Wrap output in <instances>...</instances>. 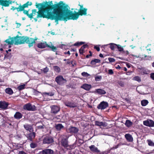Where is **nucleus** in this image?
Returning a JSON list of instances; mask_svg holds the SVG:
<instances>
[{"instance_id": "obj_49", "label": "nucleus", "mask_w": 154, "mask_h": 154, "mask_svg": "<svg viewBox=\"0 0 154 154\" xmlns=\"http://www.w3.org/2000/svg\"><path fill=\"white\" fill-rule=\"evenodd\" d=\"M45 126L43 124H42V125H39L37 126V128L38 129H44V128Z\"/></svg>"}, {"instance_id": "obj_29", "label": "nucleus", "mask_w": 154, "mask_h": 154, "mask_svg": "<svg viewBox=\"0 0 154 154\" xmlns=\"http://www.w3.org/2000/svg\"><path fill=\"white\" fill-rule=\"evenodd\" d=\"M110 45V48L112 50H114L115 48H116L117 45L111 43L109 44ZM109 45H105L104 46H107Z\"/></svg>"}, {"instance_id": "obj_27", "label": "nucleus", "mask_w": 154, "mask_h": 154, "mask_svg": "<svg viewBox=\"0 0 154 154\" xmlns=\"http://www.w3.org/2000/svg\"><path fill=\"white\" fill-rule=\"evenodd\" d=\"M95 92L100 95L104 94L106 93V91L104 90L101 89H96Z\"/></svg>"}, {"instance_id": "obj_2", "label": "nucleus", "mask_w": 154, "mask_h": 154, "mask_svg": "<svg viewBox=\"0 0 154 154\" xmlns=\"http://www.w3.org/2000/svg\"><path fill=\"white\" fill-rule=\"evenodd\" d=\"M37 38L34 39L27 36H19L18 35L15 37H11L5 41L8 45H12L14 43L16 45L23 44L25 43L28 44L29 47L30 48L33 46V44L35 42V40Z\"/></svg>"}, {"instance_id": "obj_48", "label": "nucleus", "mask_w": 154, "mask_h": 154, "mask_svg": "<svg viewBox=\"0 0 154 154\" xmlns=\"http://www.w3.org/2000/svg\"><path fill=\"white\" fill-rule=\"evenodd\" d=\"M34 16V15L33 14V13H32H32L30 14H28V17L30 18V20H31L32 18H33V17Z\"/></svg>"}, {"instance_id": "obj_58", "label": "nucleus", "mask_w": 154, "mask_h": 154, "mask_svg": "<svg viewBox=\"0 0 154 154\" xmlns=\"http://www.w3.org/2000/svg\"><path fill=\"white\" fill-rule=\"evenodd\" d=\"M123 53H124V54H125L126 55H128L129 54V52L128 51H123Z\"/></svg>"}, {"instance_id": "obj_57", "label": "nucleus", "mask_w": 154, "mask_h": 154, "mask_svg": "<svg viewBox=\"0 0 154 154\" xmlns=\"http://www.w3.org/2000/svg\"><path fill=\"white\" fill-rule=\"evenodd\" d=\"M71 64L72 65V66H74V65L73 64V62L72 61L70 62V61H68L67 62V64H69L70 65Z\"/></svg>"}, {"instance_id": "obj_31", "label": "nucleus", "mask_w": 154, "mask_h": 154, "mask_svg": "<svg viewBox=\"0 0 154 154\" xmlns=\"http://www.w3.org/2000/svg\"><path fill=\"white\" fill-rule=\"evenodd\" d=\"M100 60L99 59H95L91 60V63L93 65L95 64L96 63H100Z\"/></svg>"}, {"instance_id": "obj_46", "label": "nucleus", "mask_w": 154, "mask_h": 154, "mask_svg": "<svg viewBox=\"0 0 154 154\" xmlns=\"http://www.w3.org/2000/svg\"><path fill=\"white\" fill-rule=\"evenodd\" d=\"M102 79L101 76H96L95 77V80L96 81H99L101 80Z\"/></svg>"}, {"instance_id": "obj_53", "label": "nucleus", "mask_w": 154, "mask_h": 154, "mask_svg": "<svg viewBox=\"0 0 154 154\" xmlns=\"http://www.w3.org/2000/svg\"><path fill=\"white\" fill-rule=\"evenodd\" d=\"M94 48L96 49L97 51H100V48L99 47L97 46H95L94 47Z\"/></svg>"}, {"instance_id": "obj_23", "label": "nucleus", "mask_w": 154, "mask_h": 154, "mask_svg": "<svg viewBox=\"0 0 154 154\" xmlns=\"http://www.w3.org/2000/svg\"><path fill=\"white\" fill-rule=\"evenodd\" d=\"M81 88L86 90L89 91L91 88V85L85 84L81 86Z\"/></svg>"}, {"instance_id": "obj_3", "label": "nucleus", "mask_w": 154, "mask_h": 154, "mask_svg": "<svg viewBox=\"0 0 154 154\" xmlns=\"http://www.w3.org/2000/svg\"><path fill=\"white\" fill-rule=\"evenodd\" d=\"M67 10L65 12L64 17L63 18V20L65 21L71 20H77L80 15L81 16L86 15L87 14V12L88 9L86 8H84L83 9L79 10L78 12H76L75 11L73 12L70 10V8L67 5Z\"/></svg>"}, {"instance_id": "obj_43", "label": "nucleus", "mask_w": 154, "mask_h": 154, "mask_svg": "<svg viewBox=\"0 0 154 154\" xmlns=\"http://www.w3.org/2000/svg\"><path fill=\"white\" fill-rule=\"evenodd\" d=\"M43 94L44 95H47L50 96H53L54 95V93L52 92H50L49 93L44 92L43 93Z\"/></svg>"}, {"instance_id": "obj_61", "label": "nucleus", "mask_w": 154, "mask_h": 154, "mask_svg": "<svg viewBox=\"0 0 154 154\" xmlns=\"http://www.w3.org/2000/svg\"><path fill=\"white\" fill-rule=\"evenodd\" d=\"M65 54H68L69 55H70V53L69 51H68L67 52H65L64 53Z\"/></svg>"}, {"instance_id": "obj_24", "label": "nucleus", "mask_w": 154, "mask_h": 154, "mask_svg": "<svg viewBox=\"0 0 154 154\" xmlns=\"http://www.w3.org/2000/svg\"><path fill=\"white\" fill-rule=\"evenodd\" d=\"M125 137L127 140L129 142H132L133 141V138L131 135L129 134H125Z\"/></svg>"}, {"instance_id": "obj_32", "label": "nucleus", "mask_w": 154, "mask_h": 154, "mask_svg": "<svg viewBox=\"0 0 154 154\" xmlns=\"http://www.w3.org/2000/svg\"><path fill=\"white\" fill-rule=\"evenodd\" d=\"M85 43V42H76L75 43V44L73 45V46L79 47L83 44H84Z\"/></svg>"}, {"instance_id": "obj_52", "label": "nucleus", "mask_w": 154, "mask_h": 154, "mask_svg": "<svg viewBox=\"0 0 154 154\" xmlns=\"http://www.w3.org/2000/svg\"><path fill=\"white\" fill-rule=\"evenodd\" d=\"M23 11V13L24 14H25L27 16H28V14H29V13H28L29 10L27 11V10H24Z\"/></svg>"}, {"instance_id": "obj_4", "label": "nucleus", "mask_w": 154, "mask_h": 154, "mask_svg": "<svg viewBox=\"0 0 154 154\" xmlns=\"http://www.w3.org/2000/svg\"><path fill=\"white\" fill-rule=\"evenodd\" d=\"M35 6L36 7L38 8V11L37 12L38 14L36 17L34 18V20L35 22H37L38 20L37 19L39 18H46L51 20V18L38 7V5H36L35 4Z\"/></svg>"}, {"instance_id": "obj_38", "label": "nucleus", "mask_w": 154, "mask_h": 154, "mask_svg": "<svg viewBox=\"0 0 154 154\" xmlns=\"http://www.w3.org/2000/svg\"><path fill=\"white\" fill-rule=\"evenodd\" d=\"M25 84L21 85L18 87V89L19 91L22 90L25 88Z\"/></svg>"}, {"instance_id": "obj_1", "label": "nucleus", "mask_w": 154, "mask_h": 154, "mask_svg": "<svg viewBox=\"0 0 154 154\" xmlns=\"http://www.w3.org/2000/svg\"><path fill=\"white\" fill-rule=\"evenodd\" d=\"M35 4L46 14L51 20H54L57 24L59 20H63L65 12L67 9V5L62 1L53 4L52 1L48 2L46 1L42 3Z\"/></svg>"}, {"instance_id": "obj_11", "label": "nucleus", "mask_w": 154, "mask_h": 154, "mask_svg": "<svg viewBox=\"0 0 154 154\" xmlns=\"http://www.w3.org/2000/svg\"><path fill=\"white\" fill-rule=\"evenodd\" d=\"M108 105V104L107 102L102 101L99 104L97 108L99 109H104L106 108Z\"/></svg>"}, {"instance_id": "obj_34", "label": "nucleus", "mask_w": 154, "mask_h": 154, "mask_svg": "<svg viewBox=\"0 0 154 154\" xmlns=\"http://www.w3.org/2000/svg\"><path fill=\"white\" fill-rule=\"evenodd\" d=\"M148 103V101L147 100H143L141 101V104L143 106H146Z\"/></svg>"}, {"instance_id": "obj_30", "label": "nucleus", "mask_w": 154, "mask_h": 154, "mask_svg": "<svg viewBox=\"0 0 154 154\" xmlns=\"http://www.w3.org/2000/svg\"><path fill=\"white\" fill-rule=\"evenodd\" d=\"M133 124V123L129 120H127L126 121L125 125L128 127H129Z\"/></svg>"}, {"instance_id": "obj_21", "label": "nucleus", "mask_w": 154, "mask_h": 154, "mask_svg": "<svg viewBox=\"0 0 154 154\" xmlns=\"http://www.w3.org/2000/svg\"><path fill=\"white\" fill-rule=\"evenodd\" d=\"M53 151L50 149H45L41 152L42 154H53Z\"/></svg>"}, {"instance_id": "obj_60", "label": "nucleus", "mask_w": 154, "mask_h": 154, "mask_svg": "<svg viewBox=\"0 0 154 154\" xmlns=\"http://www.w3.org/2000/svg\"><path fill=\"white\" fill-rule=\"evenodd\" d=\"M18 154H27L23 151H19Z\"/></svg>"}, {"instance_id": "obj_41", "label": "nucleus", "mask_w": 154, "mask_h": 154, "mask_svg": "<svg viewBox=\"0 0 154 154\" xmlns=\"http://www.w3.org/2000/svg\"><path fill=\"white\" fill-rule=\"evenodd\" d=\"M41 70L42 72H43L44 73H46L48 71L49 69L47 67H46L45 68H44L43 69H41Z\"/></svg>"}, {"instance_id": "obj_51", "label": "nucleus", "mask_w": 154, "mask_h": 154, "mask_svg": "<svg viewBox=\"0 0 154 154\" xmlns=\"http://www.w3.org/2000/svg\"><path fill=\"white\" fill-rule=\"evenodd\" d=\"M122 145L121 143H119L117 145H116L114 146L113 147V148L114 149H117L119 147Z\"/></svg>"}, {"instance_id": "obj_50", "label": "nucleus", "mask_w": 154, "mask_h": 154, "mask_svg": "<svg viewBox=\"0 0 154 154\" xmlns=\"http://www.w3.org/2000/svg\"><path fill=\"white\" fill-rule=\"evenodd\" d=\"M108 73L109 75H112L114 73L113 70L112 69H109L108 71Z\"/></svg>"}, {"instance_id": "obj_63", "label": "nucleus", "mask_w": 154, "mask_h": 154, "mask_svg": "<svg viewBox=\"0 0 154 154\" xmlns=\"http://www.w3.org/2000/svg\"><path fill=\"white\" fill-rule=\"evenodd\" d=\"M16 24H17V27H19L21 25V23H16Z\"/></svg>"}, {"instance_id": "obj_59", "label": "nucleus", "mask_w": 154, "mask_h": 154, "mask_svg": "<svg viewBox=\"0 0 154 154\" xmlns=\"http://www.w3.org/2000/svg\"><path fill=\"white\" fill-rule=\"evenodd\" d=\"M16 9L17 11V7H15L14 6L12 7V8H11V10H13V11H14Z\"/></svg>"}, {"instance_id": "obj_37", "label": "nucleus", "mask_w": 154, "mask_h": 154, "mask_svg": "<svg viewBox=\"0 0 154 154\" xmlns=\"http://www.w3.org/2000/svg\"><path fill=\"white\" fill-rule=\"evenodd\" d=\"M37 146V145L35 143L32 142L30 144V146L31 148H34Z\"/></svg>"}, {"instance_id": "obj_39", "label": "nucleus", "mask_w": 154, "mask_h": 154, "mask_svg": "<svg viewBox=\"0 0 154 154\" xmlns=\"http://www.w3.org/2000/svg\"><path fill=\"white\" fill-rule=\"evenodd\" d=\"M133 79L134 80L137 81L138 82H140L141 81L140 78L138 76H136L134 77L133 78Z\"/></svg>"}, {"instance_id": "obj_12", "label": "nucleus", "mask_w": 154, "mask_h": 154, "mask_svg": "<svg viewBox=\"0 0 154 154\" xmlns=\"http://www.w3.org/2000/svg\"><path fill=\"white\" fill-rule=\"evenodd\" d=\"M12 4V1L10 0H0V5L3 7H8L10 4Z\"/></svg>"}, {"instance_id": "obj_10", "label": "nucleus", "mask_w": 154, "mask_h": 154, "mask_svg": "<svg viewBox=\"0 0 154 154\" xmlns=\"http://www.w3.org/2000/svg\"><path fill=\"white\" fill-rule=\"evenodd\" d=\"M51 113L54 115L56 114L60 110V108L56 105H53L51 106Z\"/></svg>"}, {"instance_id": "obj_20", "label": "nucleus", "mask_w": 154, "mask_h": 154, "mask_svg": "<svg viewBox=\"0 0 154 154\" xmlns=\"http://www.w3.org/2000/svg\"><path fill=\"white\" fill-rule=\"evenodd\" d=\"M23 127L27 131H29L30 132L33 131V129L32 126L28 124H26L23 125Z\"/></svg>"}, {"instance_id": "obj_9", "label": "nucleus", "mask_w": 154, "mask_h": 154, "mask_svg": "<svg viewBox=\"0 0 154 154\" xmlns=\"http://www.w3.org/2000/svg\"><path fill=\"white\" fill-rule=\"evenodd\" d=\"M64 105L70 108H74L77 106L76 103L73 100H67L64 102Z\"/></svg>"}, {"instance_id": "obj_6", "label": "nucleus", "mask_w": 154, "mask_h": 154, "mask_svg": "<svg viewBox=\"0 0 154 154\" xmlns=\"http://www.w3.org/2000/svg\"><path fill=\"white\" fill-rule=\"evenodd\" d=\"M24 109L27 111H35L36 110V107L30 103L25 104L23 106Z\"/></svg>"}, {"instance_id": "obj_55", "label": "nucleus", "mask_w": 154, "mask_h": 154, "mask_svg": "<svg viewBox=\"0 0 154 154\" xmlns=\"http://www.w3.org/2000/svg\"><path fill=\"white\" fill-rule=\"evenodd\" d=\"M32 13H33V14L34 15V16L35 14L36 13H37V12L36 11V9H32Z\"/></svg>"}, {"instance_id": "obj_15", "label": "nucleus", "mask_w": 154, "mask_h": 154, "mask_svg": "<svg viewBox=\"0 0 154 154\" xmlns=\"http://www.w3.org/2000/svg\"><path fill=\"white\" fill-rule=\"evenodd\" d=\"M68 132L72 134H76L79 131V129L75 127L70 126L68 129Z\"/></svg>"}, {"instance_id": "obj_40", "label": "nucleus", "mask_w": 154, "mask_h": 154, "mask_svg": "<svg viewBox=\"0 0 154 154\" xmlns=\"http://www.w3.org/2000/svg\"><path fill=\"white\" fill-rule=\"evenodd\" d=\"M54 70L58 72H59L60 71V68L57 66H54Z\"/></svg>"}, {"instance_id": "obj_45", "label": "nucleus", "mask_w": 154, "mask_h": 154, "mask_svg": "<svg viewBox=\"0 0 154 154\" xmlns=\"http://www.w3.org/2000/svg\"><path fill=\"white\" fill-rule=\"evenodd\" d=\"M81 74L82 76L84 77H88L90 75L88 73L85 72H82Z\"/></svg>"}, {"instance_id": "obj_36", "label": "nucleus", "mask_w": 154, "mask_h": 154, "mask_svg": "<svg viewBox=\"0 0 154 154\" xmlns=\"http://www.w3.org/2000/svg\"><path fill=\"white\" fill-rule=\"evenodd\" d=\"M132 56H133L135 57H137V58L139 57L140 58H141V60H149V59H147V58L146 59V58L147 57V56L146 55H144V57H140V56H137V55H132Z\"/></svg>"}, {"instance_id": "obj_44", "label": "nucleus", "mask_w": 154, "mask_h": 154, "mask_svg": "<svg viewBox=\"0 0 154 154\" xmlns=\"http://www.w3.org/2000/svg\"><path fill=\"white\" fill-rule=\"evenodd\" d=\"M49 46L50 47H48V48H51V50L54 52H55L57 50V48L56 47L52 45V46H51L49 45Z\"/></svg>"}, {"instance_id": "obj_5", "label": "nucleus", "mask_w": 154, "mask_h": 154, "mask_svg": "<svg viewBox=\"0 0 154 154\" xmlns=\"http://www.w3.org/2000/svg\"><path fill=\"white\" fill-rule=\"evenodd\" d=\"M54 142V140L52 137L47 134L43 137L42 143L43 144H50Z\"/></svg>"}, {"instance_id": "obj_26", "label": "nucleus", "mask_w": 154, "mask_h": 154, "mask_svg": "<svg viewBox=\"0 0 154 154\" xmlns=\"http://www.w3.org/2000/svg\"><path fill=\"white\" fill-rule=\"evenodd\" d=\"M22 114L19 112H16L14 116V117L16 119H21L22 117Z\"/></svg>"}, {"instance_id": "obj_14", "label": "nucleus", "mask_w": 154, "mask_h": 154, "mask_svg": "<svg viewBox=\"0 0 154 154\" xmlns=\"http://www.w3.org/2000/svg\"><path fill=\"white\" fill-rule=\"evenodd\" d=\"M36 134L35 132H33L29 134L25 135V136L27 138V139L30 141H32L33 139H34L35 136Z\"/></svg>"}, {"instance_id": "obj_35", "label": "nucleus", "mask_w": 154, "mask_h": 154, "mask_svg": "<svg viewBox=\"0 0 154 154\" xmlns=\"http://www.w3.org/2000/svg\"><path fill=\"white\" fill-rule=\"evenodd\" d=\"M116 48L118 49L119 51H122L123 52V51H124L123 48L119 45H117Z\"/></svg>"}, {"instance_id": "obj_47", "label": "nucleus", "mask_w": 154, "mask_h": 154, "mask_svg": "<svg viewBox=\"0 0 154 154\" xmlns=\"http://www.w3.org/2000/svg\"><path fill=\"white\" fill-rule=\"evenodd\" d=\"M108 60L109 61V62H114L115 61V59L111 57H109Z\"/></svg>"}, {"instance_id": "obj_7", "label": "nucleus", "mask_w": 154, "mask_h": 154, "mask_svg": "<svg viewBox=\"0 0 154 154\" xmlns=\"http://www.w3.org/2000/svg\"><path fill=\"white\" fill-rule=\"evenodd\" d=\"M55 81L59 85H63L66 82V80L61 75L57 76L55 78Z\"/></svg>"}, {"instance_id": "obj_17", "label": "nucleus", "mask_w": 154, "mask_h": 154, "mask_svg": "<svg viewBox=\"0 0 154 154\" xmlns=\"http://www.w3.org/2000/svg\"><path fill=\"white\" fill-rule=\"evenodd\" d=\"M89 148L91 151L93 152L99 153L100 152V150L94 145H91L89 146Z\"/></svg>"}, {"instance_id": "obj_25", "label": "nucleus", "mask_w": 154, "mask_h": 154, "mask_svg": "<svg viewBox=\"0 0 154 154\" xmlns=\"http://www.w3.org/2000/svg\"><path fill=\"white\" fill-rule=\"evenodd\" d=\"M55 127L57 131H60L64 128V126L62 124L58 123L55 125Z\"/></svg>"}, {"instance_id": "obj_19", "label": "nucleus", "mask_w": 154, "mask_h": 154, "mask_svg": "<svg viewBox=\"0 0 154 154\" xmlns=\"http://www.w3.org/2000/svg\"><path fill=\"white\" fill-rule=\"evenodd\" d=\"M37 47L40 48H44L46 47H50L49 45L46 42H41L38 44Z\"/></svg>"}, {"instance_id": "obj_56", "label": "nucleus", "mask_w": 154, "mask_h": 154, "mask_svg": "<svg viewBox=\"0 0 154 154\" xmlns=\"http://www.w3.org/2000/svg\"><path fill=\"white\" fill-rule=\"evenodd\" d=\"M78 5L80 6V8L79 10H81L82 9H84V8H83V5H81L80 4H79Z\"/></svg>"}, {"instance_id": "obj_42", "label": "nucleus", "mask_w": 154, "mask_h": 154, "mask_svg": "<svg viewBox=\"0 0 154 154\" xmlns=\"http://www.w3.org/2000/svg\"><path fill=\"white\" fill-rule=\"evenodd\" d=\"M147 141L149 146H154V143L151 140H147Z\"/></svg>"}, {"instance_id": "obj_22", "label": "nucleus", "mask_w": 154, "mask_h": 154, "mask_svg": "<svg viewBox=\"0 0 154 154\" xmlns=\"http://www.w3.org/2000/svg\"><path fill=\"white\" fill-rule=\"evenodd\" d=\"M88 47L87 44L84 45L79 49V53L80 54L83 55V53L85 52V49Z\"/></svg>"}, {"instance_id": "obj_13", "label": "nucleus", "mask_w": 154, "mask_h": 154, "mask_svg": "<svg viewBox=\"0 0 154 154\" xmlns=\"http://www.w3.org/2000/svg\"><path fill=\"white\" fill-rule=\"evenodd\" d=\"M143 124L144 125L149 127H154V122L151 120L147 119L143 122Z\"/></svg>"}, {"instance_id": "obj_28", "label": "nucleus", "mask_w": 154, "mask_h": 154, "mask_svg": "<svg viewBox=\"0 0 154 154\" xmlns=\"http://www.w3.org/2000/svg\"><path fill=\"white\" fill-rule=\"evenodd\" d=\"M6 93L9 95H12L13 93V91L11 88H6L5 90Z\"/></svg>"}, {"instance_id": "obj_18", "label": "nucleus", "mask_w": 154, "mask_h": 154, "mask_svg": "<svg viewBox=\"0 0 154 154\" xmlns=\"http://www.w3.org/2000/svg\"><path fill=\"white\" fill-rule=\"evenodd\" d=\"M62 146L64 148H67L68 146V141L66 138H63L61 141Z\"/></svg>"}, {"instance_id": "obj_33", "label": "nucleus", "mask_w": 154, "mask_h": 154, "mask_svg": "<svg viewBox=\"0 0 154 154\" xmlns=\"http://www.w3.org/2000/svg\"><path fill=\"white\" fill-rule=\"evenodd\" d=\"M95 124L96 125L98 126H104V123L102 122H99V121H95Z\"/></svg>"}, {"instance_id": "obj_54", "label": "nucleus", "mask_w": 154, "mask_h": 154, "mask_svg": "<svg viewBox=\"0 0 154 154\" xmlns=\"http://www.w3.org/2000/svg\"><path fill=\"white\" fill-rule=\"evenodd\" d=\"M150 77L154 80V73H152L150 74Z\"/></svg>"}, {"instance_id": "obj_64", "label": "nucleus", "mask_w": 154, "mask_h": 154, "mask_svg": "<svg viewBox=\"0 0 154 154\" xmlns=\"http://www.w3.org/2000/svg\"><path fill=\"white\" fill-rule=\"evenodd\" d=\"M116 69H120L121 68V67L119 65H118L116 67Z\"/></svg>"}, {"instance_id": "obj_16", "label": "nucleus", "mask_w": 154, "mask_h": 154, "mask_svg": "<svg viewBox=\"0 0 154 154\" xmlns=\"http://www.w3.org/2000/svg\"><path fill=\"white\" fill-rule=\"evenodd\" d=\"M9 105L8 103L5 101H0V108L3 109H6L8 108Z\"/></svg>"}, {"instance_id": "obj_8", "label": "nucleus", "mask_w": 154, "mask_h": 154, "mask_svg": "<svg viewBox=\"0 0 154 154\" xmlns=\"http://www.w3.org/2000/svg\"><path fill=\"white\" fill-rule=\"evenodd\" d=\"M32 5V2H29V1L27 2L23 5L20 4L19 6L18 7H17V11H23L24 10L25 8H28L29 6H31Z\"/></svg>"}, {"instance_id": "obj_62", "label": "nucleus", "mask_w": 154, "mask_h": 154, "mask_svg": "<svg viewBox=\"0 0 154 154\" xmlns=\"http://www.w3.org/2000/svg\"><path fill=\"white\" fill-rule=\"evenodd\" d=\"M92 56V54H88L86 56V58H89L90 57H91Z\"/></svg>"}]
</instances>
